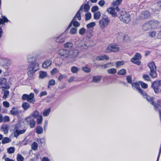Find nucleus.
<instances>
[{"label":"nucleus","mask_w":161,"mask_h":161,"mask_svg":"<svg viewBox=\"0 0 161 161\" xmlns=\"http://www.w3.org/2000/svg\"><path fill=\"white\" fill-rule=\"evenodd\" d=\"M27 59L30 63L27 68V75L29 77H32L34 73L39 69V65L36 61V58L34 56H28Z\"/></svg>","instance_id":"obj_1"},{"label":"nucleus","mask_w":161,"mask_h":161,"mask_svg":"<svg viewBox=\"0 0 161 161\" xmlns=\"http://www.w3.org/2000/svg\"><path fill=\"white\" fill-rule=\"evenodd\" d=\"M120 20L124 23L127 24L130 20V15L125 11H121L119 12L118 15Z\"/></svg>","instance_id":"obj_2"},{"label":"nucleus","mask_w":161,"mask_h":161,"mask_svg":"<svg viewBox=\"0 0 161 161\" xmlns=\"http://www.w3.org/2000/svg\"><path fill=\"white\" fill-rule=\"evenodd\" d=\"M58 54L60 57V58L63 60H66L69 58V51L67 49H60L58 51Z\"/></svg>","instance_id":"obj_3"},{"label":"nucleus","mask_w":161,"mask_h":161,"mask_svg":"<svg viewBox=\"0 0 161 161\" xmlns=\"http://www.w3.org/2000/svg\"><path fill=\"white\" fill-rule=\"evenodd\" d=\"M148 66L150 69V75L152 78H156L157 76L156 68L154 62H152L149 63Z\"/></svg>","instance_id":"obj_4"},{"label":"nucleus","mask_w":161,"mask_h":161,"mask_svg":"<svg viewBox=\"0 0 161 161\" xmlns=\"http://www.w3.org/2000/svg\"><path fill=\"white\" fill-rule=\"evenodd\" d=\"M65 33V32H64L59 36L54 37L53 38L54 41L58 44L64 43L67 38Z\"/></svg>","instance_id":"obj_5"},{"label":"nucleus","mask_w":161,"mask_h":161,"mask_svg":"<svg viewBox=\"0 0 161 161\" xmlns=\"http://www.w3.org/2000/svg\"><path fill=\"white\" fill-rule=\"evenodd\" d=\"M10 87L7 80L4 77H0V88L8 89Z\"/></svg>","instance_id":"obj_6"},{"label":"nucleus","mask_w":161,"mask_h":161,"mask_svg":"<svg viewBox=\"0 0 161 161\" xmlns=\"http://www.w3.org/2000/svg\"><path fill=\"white\" fill-rule=\"evenodd\" d=\"M34 95L33 93H31L30 94H24L22 97V100L24 101L26 100L29 103H33L35 100H33Z\"/></svg>","instance_id":"obj_7"},{"label":"nucleus","mask_w":161,"mask_h":161,"mask_svg":"<svg viewBox=\"0 0 161 161\" xmlns=\"http://www.w3.org/2000/svg\"><path fill=\"white\" fill-rule=\"evenodd\" d=\"M109 19L107 16L102 17L99 21V25L102 28L105 27L109 24Z\"/></svg>","instance_id":"obj_8"},{"label":"nucleus","mask_w":161,"mask_h":161,"mask_svg":"<svg viewBox=\"0 0 161 161\" xmlns=\"http://www.w3.org/2000/svg\"><path fill=\"white\" fill-rule=\"evenodd\" d=\"M152 86L155 93H158L159 92V87L161 86V80L154 81L152 84Z\"/></svg>","instance_id":"obj_9"},{"label":"nucleus","mask_w":161,"mask_h":161,"mask_svg":"<svg viewBox=\"0 0 161 161\" xmlns=\"http://www.w3.org/2000/svg\"><path fill=\"white\" fill-rule=\"evenodd\" d=\"M141 58V55L139 53H136L134 57L131 59V62L138 65H140L141 63L140 59Z\"/></svg>","instance_id":"obj_10"},{"label":"nucleus","mask_w":161,"mask_h":161,"mask_svg":"<svg viewBox=\"0 0 161 161\" xmlns=\"http://www.w3.org/2000/svg\"><path fill=\"white\" fill-rule=\"evenodd\" d=\"M25 120H26L27 125L30 126V127L31 128H33L35 127L36 122L34 119L31 118V116L26 117L25 119Z\"/></svg>","instance_id":"obj_11"},{"label":"nucleus","mask_w":161,"mask_h":161,"mask_svg":"<svg viewBox=\"0 0 161 161\" xmlns=\"http://www.w3.org/2000/svg\"><path fill=\"white\" fill-rule=\"evenodd\" d=\"M119 47L116 45L110 44L108 45L106 49V52L107 53L110 52H116L119 50Z\"/></svg>","instance_id":"obj_12"},{"label":"nucleus","mask_w":161,"mask_h":161,"mask_svg":"<svg viewBox=\"0 0 161 161\" xmlns=\"http://www.w3.org/2000/svg\"><path fill=\"white\" fill-rule=\"evenodd\" d=\"M153 106L156 110L158 111L160 120H161V100H158L156 103H154Z\"/></svg>","instance_id":"obj_13"},{"label":"nucleus","mask_w":161,"mask_h":161,"mask_svg":"<svg viewBox=\"0 0 161 161\" xmlns=\"http://www.w3.org/2000/svg\"><path fill=\"white\" fill-rule=\"evenodd\" d=\"M140 84L139 83V82H136L133 83L132 84L131 86L133 89H134L135 88L136 89V90L138 91L141 95H142L144 92V91L140 88Z\"/></svg>","instance_id":"obj_14"},{"label":"nucleus","mask_w":161,"mask_h":161,"mask_svg":"<svg viewBox=\"0 0 161 161\" xmlns=\"http://www.w3.org/2000/svg\"><path fill=\"white\" fill-rule=\"evenodd\" d=\"M144 98H146L147 101L150 102V103L153 105H154V102L153 101V98L149 96H147V93L145 92H144L141 95Z\"/></svg>","instance_id":"obj_15"},{"label":"nucleus","mask_w":161,"mask_h":161,"mask_svg":"<svg viewBox=\"0 0 161 161\" xmlns=\"http://www.w3.org/2000/svg\"><path fill=\"white\" fill-rule=\"evenodd\" d=\"M90 8V6L88 4V2H87V3L82 4L79 9L80 11H82L83 9V11L85 12H88Z\"/></svg>","instance_id":"obj_16"},{"label":"nucleus","mask_w":161,"mask_h":161,"mask_svg":"<svg viewBox=\"0 0 161 161\" xmlns=\"http://www.w3.org/2000/svg\"><path fill=\"white\" fill-rule=\"evenodd\" d=\"M107 11L108 13L110 14L113 17H118V14H117L115 12L114 8L112 7L109 8L108 9Z\"/></svg>","instance_id":"obj_17"},{"label":"nucleus","mask_w":161,"mask_h":161,"mask_svg":"<svg viewBox=\"0 0 161 161\" xmlns=\"http://www.w3.org/2000/svg\"><path fill=\"white\" fill-rule=\"evenodd\" d=\"M69 55L73 58H75L77 57L79 53V51L76 49H73L69 51Z\"/></svg>","instance_id":"obj_18"},{"label":"nucleus","mask_w":161,"mask_h":161,"mask_svg":"<svg viewBox=\"0 0 161 161\" xmlns=\"http://www.w3.org/2000/svg\"><path fill=\"white\" fill-rule=\"evenodd\" d=\"M150 13L148 11H146L142 12L140 15V17L142 19H147L150 17Z\"/></svg>","instance_id":"obj_19"},{"label":"nucleus","mask_w":161,"mask_h":161,"mask_svg":"<svg viewBox=\"0 0 161 161\" xmlns=\"http://www.w3.org/2000/svg\"><path fill=\"white\" fill-rule=\"evenodd\" d=\"M150 22L144 23L142 26V28L145 31H147L152 29L151 25Z\"/></svg>","instance_id":"obj_20"},{"label":"nucleus","mask_w":161,"mask_h":161,"mask_svg":"<svg viewBox=\"0 0 161 161\" xmlns=\"http://www.w3.org/2000/svg\"><path fill=\"white\" fill-rule=\"evenodd\" d=\"M26 130V129H23L22 130H16L14 132V136L17 138L20 135L25 133Z\"/></svg>","instance_id":"obj_21"},{"label":"nucleus","mask_w":161,"mask_h":161,"mask_svg":"<svg viewBox=\"0 0 161 161\" xmlns=\"http://www.w3.org/2000/svg\"><path fill=\"white\" fill-rule=\"evenodd\" d=\"M52 63V62L51 60H47L42 63V66L43 68L47 69L51 65Z\"/></svg>","instance_id":"obj_22"},{"label":"nucleus","mask_w":161,"mask_h":161,"mask_svg":"<svg viewBox=\"0 0 161 161\" xmlns=\"http://www.w3.org/2000/svg\"><path fill=\"white\" fill-rule=\"evenodd\" d=\"M96 59L97 61H102L104 59L108 60L109 59V57L106 55H104L103 56H97L96 57Z\"/></svg>","instance_id":"obj_23"},{"label":"nucleus","mask_w":161,"mask_h":161,"mask_svg":"<svg viewBox=\"0 0 161 161\" xmlns=\"http://www.w3.org/2000/svg\"><path fill=\"white\" fill-rule=\"evenodd\" d=\"M10 112L12 115H17L19 113L18 108L15 107H13Z\"/></svg>","instance_id":"obj_24"},{"label":"nucleus","mask_w":161,"mask_h":161,"mask_svg":"<svg viewBox=\"0 0 161 161\" xmlns=\"http://www.w3.org/2000/svg\"><path fill=\"white\" fill-rule=\"evenodd\" d=\"M149 22L151 24L152 29L156 28L159 24V22L157 21L154 20H153Z\"/></svg>","instance_id":"obj_25"},{"label":"nucleus","mask_w":161,"mask_h":161,"mask_svg":"<svg viewBox=\"0 0 161 161\" xmlns=\"http://www.w3.org/2000/svg\"><path fill=\"white\" fill-rule=\"evenodd\" d=\"M155 8V11H159L161 9V0H158L157 3L154 4Z\"/></svg>","instance_id":"obj_26"},{"label":"nucleus","mask_w":161,"mask_h":161,"mask_svg":"<svg viewBox=\"0 0 161 161\" xmlns=\"http://www.w3.org/2000/svg\"><path fill=\"white\" fill-rule=\"evenodd\" d=\"M101 80V77L100 76H94L92 77V81L94 83H97L100 81Z\"/></svg>","instance_id":"obj_27"},{"label":"nucleus","mask_w":161,"mask_h":161,"mask_svg":"<svg viewBox=\"0 0 161 161\" xmlns=\"http://www.w3.org/2000/svg\"><path fill=\"white\" fill-rule=\"evenodd\" d=\"M61 58H60L56 57L54 60L55 64L56 65L59 66L61 65L62 63V61L61 60Z\"/></svg>","instance_id":"obj_28"},{"label":"nucleus","mask_w":161,"mask_h":161,"mask_svg":"<svg viewBox=\"0 0 161 161\" xmlns=\"http://www.w3.org/2000/svg\"><path fill=\"white\" fill-rule=\"evenodd\" d=\"M81 11L80 10V9L77 12L76 14L75 15V16L73 18V20H76L77 18H78V19L79 20H80L81 19Z\"/></svg>","instance_id":"obj_29"},{"label":"nucleus","mask_w":161,"mask_h":161,"mask_svg":"<svg viewBox=\"0 0 161 161\" xmlns=\"http://www.w3.org/2000/svg\"><path fill=\"white\" fill-rule=\"evenodd\" d=\"M39 77L40 78L43 79L47 76V73L43 71H40L39 73Z\"/></svg>","instance_id":"obj_30"},{"label":"nucleus","mask_w":161,"mask_h":161,"mask_svg":"<svg viewBox=\"0 0 161 161\" xmlns=\"http://www.w3.org/2000/svg\"><path fill=\"white\" fill-rule=\"evenodd\" d=\"M8 125H2L1 128L4 132V133H7L8 130Z\"/></svg>","instance_id":"obj_31"},{"label":"nucleus","mask_w":161,"mask_h":161,"mask_svg":"<svg viewBox=\"0 0 161 161\" xmlns=\"http://www.w3.org/2000/svg\"><path fill=\"white\" fill-rule=\"evenodd\" d=\"M43 129L42 127L40 126H37L36 128V132L38 134H40L42 133Z\"/></svg>","instance_id":"obj_32"},{"label":"nucleus","mask_w":161,"mask_h":161,"mask_svg":"<svg viewBox=\"0 0 161 161\" xmlns=\"http://www.w3.org/2000/svg\"><path fill=\"white\" fill-rule=\"evenodd\" d=\"M22 107L24 110H26L30 107V105L28 103L25 102L22 104Z\"/></svg>","instance_id":"obj_33"},{"label":"nucleus","mask_w":161,"mask_h":161,"mask_svg":"<svg viewBox=\"0 0 161 161\" xmlns=\"http://www.w3.org/2000/svg\"><path fill=\"white\" fill-rule=\"evenodd\" d=\"M64 47L65 48H67L69 49H71L73 46L72 43L70 42H67L64 44Z\"/></svg>","instance_id":"obj_34"},{"label":"nucleus","mask_w":161,"mask_h":161,"mask_svg":"<svg viewBox=\"0 0 161 161\" xmlns=\"http://www.w3.org/2000/svg\"><path fill=\"white\" fill-rule=\"evenodd\" d=\"M101 14L100 11H97L94 14V18L96 20H98L100 18Z\"/></svg>","instance_id":"obj_35"},{"label":"nucleus","mask_w":161,"mask_h":161,"mask_svg":"<svg viewBox=\"0 0 161 161\" xmlns=\"http://www.w3.org/2000/svg\"><path fill=\"white\" fill-rule=\"evenodd\" d=\"M11 141V139L8 137H5L3 138L2 141V143L3 144H5L9 143Z\"/></svg>","instance_id":"obj_36"},{"label":"nucleus","mask_w":161,"mask_h":161,"mask_svg":"<svg viewBox=\"0 0 161 161\" xmlns=\"http://www.w3.org/2000/svg\"><path fill=\"white\" fill-rule=\"evenodd\" d=\"M79 69L76 66H73L71 68V71L73 73H76L79 71Z\"/></svg>","instance_id":"obj_37"},{"label":"nucleus","mask_w":161,"mask_h":161,"mask_svg":"<svg viewBox=\"0 0 161 161\" xmlns=\"http://www.w3.org/2000/svg\"><path fill=\"white\" fill-rule=\"evenodd\" d=\"M122 0H114L112 3V5L114 6H118L122 2Z\"/></svg>","instance_id":"obj_38"},{"label":"nucleus","mask_w":161,"mask_h":161,"mask_svg":"<svg viewBox=\"0 0 161 161\" xmlns=\"http://www.w3.org/2000/svg\"><path fill=\"white\" fill-rule=\"evenodd\" d=\"M39 115V112L36 110L30 116H31V117H32L35 118H36L38 117Z\"/></svg>","instance_id":"obj_39"},{"label":"nucleus","mask_w":161,"mask_h":161,"mask_svg":"<svg viewBox=\"0 0 161 161\" xmlns=\"http://www.w3.org/2000/svg\"><path fill=\"white\" fill-rule=\"evenodd\" d=\"M126 74V71L125 69H122L118 72L117 74L119 75H125Z\"/></svg>","instance_id":"obj_40"},{"label":"nucleus","mask_w":161,"mask_h":161,"mask_svg":"<svg viewBox=\"0 0 161 161\" xmlns=\"http://www.w3.org/2000/svg\"><path fill=\"white\" fill-rule=\"evenodd\" d=\"M9 92L8 90H6L4 92V94L3 97V98L6 99L8 98V96L9 95Z\"/></svg>","instance_id":"obj_41"},{"label":"nucleus","mask_w":161,"mask_h":161,"mask_svg":"<svg viewBox=\"0 0 161 161\" xmlns=\"http://www.w3.org/2000/svg\"><path fill=\"white\" fill-rule=\"evenodd\" d=\"M91 14L90 12H87L85 14V20L86 21L90 20L91 18Z\"/></svg>","instance_id":"obj_42"},{"label":"nucleus","mask_w":161,"mask_h":161,"mask_svg":"<svg viewBox=\"0 0 161 161\" xmlns=\"http://www.w3.org/2000/svg\"><path fill=\"white\" fill-rule=\"evenodd\" d=\"M51 111V108H48L45 110L43 112V115L44 116H48L49 114Z\"/></svg>","instance_id":"obj_43"},{"label":"nucleus","mask_w":161,"mask_h":161,"mask_svg":"<svg viewBox=\"0 0 161 161\" xmlns=\"http://www.w3.org/2000/svg\"><path fill=\"white\" fill-rule=\"evenodd\" d=\"M126 80L128 83L131 84V85L133 83L132 82V78L131 75H127L126 76Z\"/></svg>","instance_id":"obj_44"},{"label":"nucleus","mask_w":161,"mask_h":161,"mask_svg":"<svg viewBox=\"0 0 161 161\" xmlns=\"http://www.w3.org/2000/svg\"><path fill=\"white\" fill-rule=\"evenodd\" d=\"M24 158L20 154L18 153L17 156V161H23L24 160Z\"/></svg>","instance_id":"obj_45"},{"label":"nucleus","mask_w":161,"mask_h":161,"mask_svg":"<svg viewBox=\"0 0 161 161\" xmlns=\"http://www.w3.org/2000/svg\"><path fill=\"white\" fill-rule=\"evenodd\" d=\"M82 69L84 72L86 73L90 72L91 71V69L90 68H89L86 66H85L82 67Z\"/></svg>","instance_id":"obj_46"},{"label":"nucleus","mask_w":161,"mask_h":161,"mask_svg":"<svg viewBox=\"0 0 161 161\" xmlns=\"http://www.w3.org/2000/svg\"><path fill=\"white\" fill-rule=\"evenodd\" d=\"M116 70L115 68L111 69L108 70V72L109 74H114L116 73Z\"/></svg>","instance_id":"obj_47"},{"label":"nucleus","mask_w":161,"mask_h":161,"mask_svg":"<svg viewBox=\"0 0 161 161\" xmlns=\"http://www.w3.org/2000/svg\"><path fill=\"white\" fill-rule=\"evenodd\" d=\"M139 83L143 88L146 89L147 88L148 85L146 83L141 81H139Z\"/></svg>","instance_id":"obj_48"},{"label":"nucleus","mask_w":161,"mask_h":161,"mask_svg":"<svg viewBox=\"0 0 161 161\" xmlns=\"http://www.w3.org/2000/svg\"><path fill=\"white\" fill-rule=\"evenodd\" d=\"M15 148L14 147H10L8 148L7 150V152L9 154H12L14 152Z\"/></svg>","instance_id":"obj_49"},{"label":"nucleus","mask_w":161,"mask_h":161,"mask_svg":"<svg viewBox=\"0 0 161 161\" xmlns=\"http://www.w3.org/2000/svg\"><path fill=\"white\" fill-rule=\"evenodd\" d=\"M72 21H73V25L74 27H78L80 25V23L76 20H73V19Z\"/></svg>","instance_id":"obj_50"},{"label":"nucleus","mask_w":161,"mask_h":161,"mask_svg":"<svg viewBox=\"0 0 161 161\" xmlns=\"http://www.w3.org/2000/svg\"><path fill=\"white\" fill-rule=\"evenodd\" d=\"M55 84V82L54 80L51 79L50 80L48 83V87H49L50 86H54Z\"/></svg>","instance_id":"obj_51"},{"label":"nucleus","mask_w":161,"mask_h":161,"mask_svg":"<svg viewBox=\"0 0 161 161\" xmlns=\"http://www.w3.org/2000/svg\"><path fill=\"white\" fill-rule=\"evenodd\" d=\"M38 147V145L36 142H34L31 145L32 149L34 150H36Z\"/></svg>","instance_id":"obj_52"},{"label":"nucleus","mask_w":161,"mask_h":161,"mask_svg":"<svg viewBox=\"0 0 161 161\" xmlns=\"http://www.w3.org/2000/svg\"><path fill=\"white\" fill-rule=\"evenodd\" d=\"M81 43L82 42L80 41H77L75 43L76 46L79 48L81 47H82V45Z\"/></svg>","instance_id":"obj_53"},{"label":"nucleus","mask_w":161,"mask_h":161,"mask_svg":"<svg viewBox=\"0 0 161 161\" xmlns=\"http://www.w3.org/2000/svg\"><path fill=\"white\" fill-rule=\"evenodd\" d=\"M96 25V24L94 22H92L86 25V27L88 28H92Z\"/></svg>","instance_id":"obj_54"},{"label":"nucleus","mask_w":161,"mask_h":161,"mask_svg":"<svg viewBox=\"0 0 161 161\" xmlns=\"http://www.w3.org/2000/svg\"><path fill=\"white\" fill-rule=\"evenodd\" d=\"M42 118L41 115H39L37 119V123L38 124L42 123Z\"/></svg>","instance_id":"obj_55"},{"label":"nucleus","mask_w":161,"mask_h":161,"mask_svg":"<svg viewBox=\"0 0 161 161\" xmlns=\"http://www.w3.org/2000/svg\"><path fill=\"white\" fill-rule=\"evenodd\" d=\"M143 78L144 79L148 81H150L151 80V79L150 76L147 75H143Z\"/></svg>","instance_id":"obj_56"},{"label":"nucleus","mask_w":161,"mask_h":161,"mask_svg":"<svg viewBox=\"0 0 161 161\" xmlns=\"http://www.w3.org/2000/svg\"><path fill=\"white\" fill-rule=\"evenodd\" d=\"M124 64V62L123 61H119L117 62L116 63V67H119L120 66L123 65Z\"/></svg>","instance_id":"obj_57"},{"label":"nucleus","mask_w":161,"mask_h":161,"mask_svg":"<svg viewBox=\"0 0 161 161\" xmlns=\"http://www.w3.org/2000/svg\"><path fill=\"white\" fill-rule=\"evenodd\" d=\"M99 8L97 6H93L91 9V11L93 13H95V12L98 10Z\"/></svg>","instance_id":"obj_58"},{"label":"nucleus","mask_w":161,"mask_h":161,"mask_svg":"<svg viewBox=\"0 0 161 161\" xmlns=\"http://www.w3.org/2000/svg\"><path fill=\"white\" fill-rule=\"evenodd\" d=\"M86 31V29L84 28H82L80 29L79 31V33L80 35H82Z\"/></svg>","instance_id":"obj_59"},{"label":"nucleus","mask_w":161,"mask_h":161,"mask_svg":"<svg viewBox=\"0 0 161 161\" xmlns=\"http://www.w3.org/2000/svg\"><path fill=\"white\" fill-rule=\"evenodd\" d=\"M3 106L5 108H8L10 106L9 103L7 101H4L3 103Z\"/></svg>","instance_id":"obj_60"},{"label":"nucleus","mask_w":161,"mask_h":161,"mask_svg":"<svg viewBox=\"0 0 161 161\" xmlns=\"http://www.w3.org/2000/svg\"><path fill=\"white\" fill-rule=\"evenodd\" d=\"M2 18L3 20V22H4V24L5 23H7L8 22H10L9 21L7 18V17L5 16H2Z\"/></svg>","instance_id":"obj_61"},{"label":"nucleus","mask_w":161,"mask_h":161,"mask_svg":"<svg viewBox=\"0 0 161 161\" xmlns=\"http://www.w3.org/2000/svg\"><path fill=\"white\" fill-rule=\"evenodd\" d=\"M76 28H72L70 29V33L72 34H74L76 33Z\"/></svg>","instance_id":"obj_62"},{"label":"nucleus","mask_w":161,"mask_h":161,"mask_svg":"<svg viewBox=\"0 0 161 161\" xmlns=\"http://www.w3.org/2000/svg\"><path fill=\"white\" fill-rule=\"evenodd\" d=\"M105 4V2L103 0H101L98 3V4L100 7L103 6H104Z\"/></svg>","instance_id":"obj_63"},{"label":"nucleus","mask_w":161,"mask_h":161,"mask_svg":"<svg viewBox=\"0 0 161 161\" xmlns=\"http://www.w3.org/2000/svg\"><path fill=\"white\" fill-rule=\"evenodd\" d=\"M58 71V69L56 68H53L51 71V73L52 75H53L56 73Z\"/></svg>","instance_id":"obj_64"}]
</instances>
